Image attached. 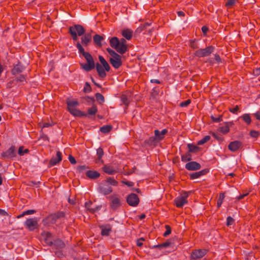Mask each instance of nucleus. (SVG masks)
I'll return each mask as SVG.
<instances>
[{"instance_id": "33", "label": "nucleus", "mask_w": 260, "mask_h": 260, "mask_svg": "<svg viewBox=\"0 0 260 260\" xmlns=\"http://www.w3.org/2000/svg\"><path fill=\"white\" fill-rule=\"evenodd\" d=\"M133 34V31L128 28L124 29L121 32L122 36L127 40H130L132 38Z\"/></svg>"}, {"instance_id": "56", "label": "nucleus", "mask_w": 260, "mask_h": 260, "mask_svg": "<svg viewBox=\"0 0 260 260\" xmlns=\"http://www.w3.org/2000/svg\"><path fill=\"white\" fill-rule=\"evenodd\" d=\"M234 219L232 217L228 216L226 218V224L228 226H230L234 223Z\"/></svg>"}, {"instance_id": "27", "label": "nucleus", "mask_w": 260, "mask_h": 260, "mask_svg": "<svg viewBox=\"0 0 260 260\" xmlns=\"http://www.w3.org/2000/svg\"><path fill=\"white\" fill-rule=\"evenodd\" d=\"M53 246L56 249H60L64 248L66 246V244L63 241H62L60 239L57 238L56 239H54L53 241Z\"/></svg>"}, {"instance_id": "48", "label": "nucleus", "mask_w": 260, "mask_h": 260, "mask_svg": "<svg viewBox=\"0 0 260 260\" xmlns=\"http://www.w3.org/2000/svg\"><path fill=\"white\" fill-rule=\"evenodd\" d=\"M259 135L260 134L259 132L255 130H251L249 132V135L250 137L255 139H257L259 137Z\"/></svg>"}, {"instance_id": "19", "label": "nucleus", "mask_w": 260, "mask_h": 260, "mask_svg": "<svg viewBox=\"0 0 260 260\" xmlns=\"http://www.w3.org/2000/svg\"><path fill=\"white\" fill-rule=\"evenodd\" d=\"M209 171V170L208 169H205L199 172L190 173L189 174V179L190 180H193L198 178L202 176L205 175Z\"/></svg>"}, {"instance_id": "31", "label": "nucleus", "mask_w": 260, "mask_h": 260, "mask_svg": "<svg viewBox=\"0 0 260 260\" xmlns=\"http://www.w3.org/2000/svg\"><path fill=\"white\" fill-rule=\"evenodd\" d=\"M233 122H225V125L223 126L219 127L218 128V131L222 133L224 135L228 134L230 132V126L232 125Z\"/></svg>"}, {"instance_id": "29", "label": "nucleus", "mask_w": 260, "mask_h": 260, "mask_svg": "<svg viewBox=\"0 0 260 260\" xmlns=\"http://www.w3.org/2000/svg\"><path fill=\"white\" fill-rule=\"evenodd\" d=\"M86 176L91 179H96L100 177V173L96 171L88 170L86 172Z\"/></svg>"}, {"instance_id": "14", "label": "nucleus", "mask_w": 260, "mask_h": 260, "mask_svg": "<svg viewBox=\"0 0 260 260\" xmlns=\"http://www.w3.org/2000/svg\"><path fill=\"white\" fill-rule=\"evenodd\" d=\"M25 67L22 65L20 61H18L17 64H13V68L11 70V74L13 76L17 75H22L21 73L24 70Z\"/></svg>"}, {"instance_id": "64", "label": "nucleus", "mask_w": 260, "mask_h": 260, "mask_svg": "<svg viewBox=\"0 0 260 260\" xmlns=\"http://www.w3.org/2000/svg\"><path fill=\"white\" fill-rule=\"evenodd\" d=\"M253 73L255 76L260 75V67L254 69L253 70Z\"/></svg>"}, {"instance_id": "38", "label": "nucleus", "mask_w": 260, "mask_h": 260, "mask_svg": "<svg viewBox=\"0 0 260 260\" xmlns=\"http://www.w3.org/2000/svg\"><path fill=\"white\" fill-rule=\"evenodd\" d=\"M246 124L249 125L251 122V118L249 114H244L240 117Z\"/></svg>"}, {"instance_id": "4", "label": "nucleus", "mask_w": 260, "mask_h": 260, "mask_svg": "<svg viewBox=\"0 0 260 260\" xmlns=\"http://www.w3.org/2000/svg\"><path fill=\"white\" fill-rule=\"evenodd\" d=\"M66 213L64 211H58L51 213L42 220L44 226H49L56 223L58 219L64 218Z\"/></svg>"}, {"instance_id": "55", "label": "nucleus", "mask_w": 260, "mask_h": 260, "mask_svg": "<svg viewBox=\"0 0 260 260\" xmlns=\"http://www.w3.org/2000/svg\"><path fill=\"white\" fill-rule=\"evenodd\" d=\"M89 168V167L86 165H82V166H79L77 168V170L78 171L79 173H81L83 171L85 170L86 169H87Z\"/></svg>"}, {"instance_id": "7", "label": "nucleus", "mask_w": 260, "mask_h": 260, "mask_svg": "<svg viewBox=\"0 0 260 260\" xmlns=\"http://www.w3.org/2000/svg\"><path fill=\"white\" fill-rule=\"evenodd\" d=\"M214 47L213 46H209L205 48H202L197 50L194 53V56L199 57H204L209 56L214 51Z\"/></svg>"}, {"instance_id": "57", "label": "nucleus", "mask_w": 260, "mask_h": 260, "mask_svg": "<svg viewBox=\"0 0 260 260\" xmlns=\"http://www.w3.org/2000/svg\"><path fill=\"white\" fill-rule=\"evenodd\" d=\"M212 136L217 140L219 142H222L223 141V138L219 136L218 135L216 134L214 132L211 133Z\"/></svg>"}, {"instance_id": "61", "label": "nucleus", "mask_w": 260, "mask_h": 260, "mask_svg": "<svg viewBox=\"0 0 260 260\" xmlns=\"http://www.w3.org/2000/svg\"><path fill=\"white\" fill-rule=\"evenodd\" d=\"M190 192H191L190 191L188 192V191H183L182 192V196H181V197L185 199V200H187V198L190 194Z\"/></svg>"}, {"instance_id": "2", "label": "nucleus", "mask_w": 260, "mask_h": 260, "mask_svg": "<svg viewBox=\"0 0 260 260\" xmlns=\"http://www.w3.org/2000/svg\"><path fill=\"white\" fill-rule=\"evenodd\" d=\"M68 32L71 36L74 41H76L78 40V36H81L80 43L82 47L83 46L85 47L88 46L91 42V33H85V28L80 24H75L73 26H70Z\"/></svg>"}, {"instance_id": "18", "label": "nucleus", "mask_w": 260, "mask_h": 260, "mask_svg": "<svg viewBox=\"0 0 260 260\" xmlns=\"http://www.w3.org/2000/svg\"><path fill=\"white\" fill-rule=\"evenodd\" d=\"M185 168L189 171H197L201 168V166L199 162L192 161L186 164Z\"/></svg>"}, {"instance_id": "36", "label": "nucleus", "mask_w": 260, "mask_h": 260, "mask_svg": "<svg viewBox=\"0 0 260 260\" xmlns=\"http://www.w3.org/2000/svg\"><path fill=\"white\" fill-rule=\"evenodd\" d=\"M189 46L192 49H197L199 48L198 40L196 39L189 40Z\"/></svg>"}, {"instance_id": "23", "label": "nucleus", "mask_w": 260, "mask_h": 260, "mask_svg": "<svg viewBox=\"0 0 260 260\" xmlns=\"http://www.w3.org/2000/svg\"><path fill=\"white\" fill-rule=\"evenodd\" d=\"M99 227L101 229V234L103 236H108L110 235L112 230L111 226L110 224H107L105 225H100Z\"/></svg>"}, {"instance_id": "39", "label": "nucleus", "mask_w": 260, "mask_h": 260, "mask_svg": "<svg viewBox=\"0 0 260 260\" xmlns=\"http://www.w3.org/2000/svg\"><path fill=\"white\" fill-rule=\"evenodd\" d=\"M105 182L108 184L114 186H117L118 185V182L116 181L113 177H108L107 178Z\"/></svg>"}, {"instance_id": "50", "label": "nucleus", "mask_w": 260, "mask_h": 260, "mask_svg": "<svg viewBox=\"0 0 260 260\" xmlns=\"http://www.w3.org/2000/svg\"><path fill=\"white\" fill-rule=\"evenodd\" d=\"M165 229H166V232L163 234L164 237H167L171 233V228L169 225H165Z\"/></svg>"}, {"instance_id": "47", "label": "nucleus", "mask_w": 260, "mask_h": 260, "mask_svg": "<svg viewBox=\"0 0 260 260\" xmlns=\"http://www.w3.org/2000/svg\"><path fill=\"white\" fill-rule=\"evenodd\" d=\"M92 91V88L87 82H85V86L83 88V91L86 93H89Z\"/></svg>"}, {"instance_id": "46", "label": "nucleus", "mask_w": 260, "mask_h": 260, "mask_svg": "<svg viewBox=\"0 0 260 260\" xmlns=\"http://www.w3.org/2000/svg\"><path fill=\"white\" fill-rule=\"evenodd\" d=\"M222 115H219L217 117H215L213 115H211L210 118L212 122H219L222 121Z\"/></svg>"}, {"instance_id": "63", "label": "nucleus", "mask_w": 260, "mask_h": 260, "mask_svg": "<svg viewBox=\"0 0 260 260\" xmlns=\"http://www.w3.org/2000/svg\"><path fill=\"white\" fill-rule=\"evenodd\" d=\"M121 183L127 185V186H134V183L133 182H131V181H124V180H122L121 181Z\"/></svg>"}, {"instance_id": "52", "label": "nucleus", "mask_w": 260, "mask_h": 260, "mask_svg": "<svg viewBox=\"0 0 260 260\" xmlns=\"http://www.w3.org/2000/svg\"><path fill=\"white\" fill-rule=\"evenodd\" d=\"M54 123L52 122H44L42 124L41 123H39V125L41 126L42 129H43L45 127H48L53 126Z\"/></svg>"}, {"instance_id": "59", "label": "nucleus", "mask_w": 260, "mask_h": 260, "mask_svg": "<svg viewBox=\"0 0 260 260\" xmlns=\"http://www.w3.org/2000/svg\"><path fill=\"white\" fill-rule=\"evenodd\" d=\"M229 110L233 114H237V112L239 110V106L236 105L234 108H229Z\"/></svg>"}, {"instance_id": "3", "label": "nucleus", "mask_w": 260, "mask_h": 260, "mask_svg": "<svg viewBox=\"0 0 260 260\" xmlns=\"http://www.w3.org/2000/svg\"><path fill=\"white\" fill-rule=\"evenodd\" d=\"M67 110L72 115L78 117H89L90 115H95L98 112V108L95 104H92L91 108H88L87 113H85L84 112L77 109L79 105V103L77 100H67Z\"/></svg>"}, {"instance_id": "41", "label": "nucleus", "mask_w": 260, "mask_h": 260, "mask_svg": "<svg viewBox=\"0 0 260 260\" xmlns=\"http://www.w3.org/2000/svg\"><path fill=\"white\" fill-rule=\"evenodd\" d=\"M181 160L183 162L189 161L192 160V155L190 153L187 152L181 156Z\"/></svg>"}, {"instance_id": "16", "label": "nucleus", "mask_w": 260, "mask_h": 260, "mask_svg": "<svg viewBox=\"0 0 260 260\" xmlns=\"http://www.w3.org/2000/svg\"><path fill=\"white\" fill-rule=\"evenodd\" d=\"M42 236L44 238V241L45 243L49 246H53V241L54 240L53 236L52 234L49 232H44L42 233Z\"/></svg>"}, {"instance_id": "20", "label": "nucleus", "mask_w": 260, "mask_h": 260, "mask_svg": "<svg viewBox=\"0 0 260 260\" xmlns=\"http://www.w3.org/2000/svg\"><path fill=\"white\" fill-rule=\"evenodd\" d=\"M168 133V130L167 129H164L160 132L158 129H155L154 131V138H155V140L157 142H159L162 141L165 138V135Z\"/></svg>"}, {"instance_id": "32", "label": "nucleus", "mask_w": 260, "mask_h": 260, "mask_svg": "<svg viewBox=\"0 0 260 260\" xmlns=\"http://www.w3.org/2000/svg\"><path fill=\"white\" fill-rule=\"evenodd\" d=\"M94 43L98 47H101L102 46V41L104 40V37L96 34L93 37Z\"/></svg>"}, {"instance_id": "13", "label": "nucleus", "mask_w": 260, "mask_h": 260, "mask_svg": "<svg viewBox=\"0 0 260 260\" xmlns=\"http://www.w3.org/2000/svg\"><path fill=\"white\" fill-rule=\"evenodd\" d=\"M24 225L29 231H33L38 227V221L35 218L27 219Z\"/></svg>"}, {"instance_id": "26", "label": "nucleus", "mask_w": 260, "mask_h": 260, "mask_svg": "<svg viewBox=\"0 0 260 260\" xmlns=\"http://www.w3.org/2000/svg\"><path fill=\"white\" fill-rule=\"evenodd\" d=\"M102 170L108 175H114L118 172V170L114 169L111 166L105 165L102 167Z\"/></svg>"}, {"instance_id": "44", "label": "nucleus", "mask_w": 260, "mask_h": 260, "mask_svg": "<svg viewBox=\"0 0 260 260\" xmlns=\"http://www.w3.org/2000/svg\"><path fill=\"white\" fill-rule=\"evenodd\" d=\"M23 149H24V146H21L19 147V148L18 149V153L20 156H22L24 154H27L29 152V149H25L23 150Z\"/></svg>"}, {"instance_id": "37", "label": "nucleus", "mask_w": 260, "mask_h": 260, "mask_svg": "<svg viewBox=\"0 0 260 260\" xmlns=\"http://www.w3.org/2000/svg\"><path fill=\"white\" fill-rule=\"evenodd\" d=\"M225 193L224 192H220L219 194L218 199L217 201V207L219 209L221 207L224 199L225 198Z\"/></svg>"}, {"instance_id": "5", "label": "nucleus", "mask_w": 260, "mask_h": 260, "mask_svg": "<svg viewBox=\"0 0 260 260\" xmlns=\"http://www.w3.org/2000/svg\"><path fill=\"white\" fill-rule=\"evenodd\" d=\"M106 50L112 56V57L110 58L109 61L112 67L115 69L120 68L122 64L121 56L110 48H107Z\"/></svg>"}, {"instance_id": "11", "label": "nucleus", "mask_w": 260, "mask_h": 260, "mask_svg": "<svg viewBox=\"0 0 260 260\" xmlns=\"http://www.w3.org/2000/svg\"><path fill=\"white\" fill-rule=\"evenodd\" d=\"M26 75H20L17 77H16V78L14 79H13L9 82H8L7 84V88H11L12 87H13L14 85H16V83L18 82L20 83H23L24 82H26Z\"/></svg>"}, {"instance_id": "58", "label": "nucleus", "mask_w": 260, "mask_h": 260, "mask_svg": "<svg viewBox=\"0 0 260 260\" xmlns=\"http://www.w3.org/2000/svg\"><path fill=\"white\" fill-rule=\"evenodd\" d=\"M145 239L144 238H140L137 240L136 244L138 247H142L143 245V241Z\"/></svg>"}, {"instance_id": "6", "label": "nucleus", "mask_w": 260, "mask_h": 260, "mask_svg": "<svg viewBox=\"0 0 260 260\" xmlns=\"http://www.w3.org/2000/svg\"><path fill=\"white\" fill-rule=\"evenodd\" d=\"M109 199L110 200V207L113 211L117 210L121 206V199L119 194L114 193L110 196Z\"/></svg>"}, {"instance_id": "21", "label": "nucleus", "mask_w": 260, "mask_h": 260, "mask_svg": "<svg viewBox=\"0 0 260 260\" xmlns=\"http://www.w3.org/2000/svg\"><path fill=\"white\" fill-rule=\"evenodd\" d=\"M120 40L119 48H118V52L123 54L127 51V45L125 39L121 38Z\"/></svg>"}, {"instance_id": "53", "label": "nucleus", "mask_w": 260, "mask_h": 260, "mask_svg": "<svg viewBox=\"0 0 260 260\" xmlns=\"http://www.w3.org/2000/svg\"><path fill=\"white\" fill-rule=\"evenodd\" d=\"M236 0H228L227 2L225 4V6L226 8H230L231 7L235 5Z\"/></svg>"}, {"instance_id": "17", "label": "nucleus", "mask_w": 260, "mask_h": 260, "mask_svg": "<svg viewBox=\"0 0 260 260\" xmlns=\"http://www.w3.org/2000/svg\"><path fill=\"white\" fill-rule=\"evenodd\" d=\"M243 147L242 143L240 141L231 142L228 145V149L232 152H236Z\"/></svg>"}, {"instance_id": "8", "label": "nucleus", "mask_w": 260, "mask_h": 260, "mask_svg": "<svg viewBox=\"0 0 260 260\" xmlns=\"http://www.w3.org/2000/svg\"><path fill=\"white\" fill-rule=\"evenodd\" d=\"M120 99L122 103L120 105H124L125 106L124 113H126L131 101V94L128 91H126L120 95Z\"/></svg>"}, {"instance_id": "10", "label": "nucleus", "mask_w": 260, "mask_h": 260, "mask_svg": "<svg viewBox=\"0 0 260 260\" xmlns=\"http://www.w3.org/2000/svg\"><path fill=\"white\" fill-rule=\"evenodd\" d=\"M207 253V250L199 249L193 250L190 254L191 260H201L203 256Z\"/></svg>"}, {"instance_id": "9", "label": "nucleus", "mask_w": 260, "mask_h": 260, "mask_svg": "<svg viewBox=\"0 0 260 260\" xmlns=\"http://www.w3.org/2000/svg\"><path fill=\"white\" fill-rule=\"evenodd\" d=\"M16 156V150L15 146L12 145L7 150L1 154V157L4 159L13 160Z\"/></svg>"}, {"instance_id": "35", "label": "nucleus", "mask_w": 260, "mask_h": 260, "mask_svg": "<svg viewBox=\"0 0 260 260\" xmlns=\"http://www.w3.org/2000/svg\"><path fill=\"white\" fill-rule=\"evenodd\" d=\"M188 152L197 153L199 151L200 148L193 144H188Z\"/></svg>"}, {"instance_id": "60", "label": "nucleus", "mask_w": 260, "mask_h": 260, "mask_svg": "<svg viewBox=\"0 0 260 260\" xmlns=\"http://www.w3.org/2000/svg\"><path fill=\"white\" fill-rule=\"evenodd\" d=\"M171 245V242L169 241H166V242L162 243L160 244L161 249L164 248H166L169 247Z\"/></svg>"}, {"instance_id": "49", "label": "nucleus", "mask_w": 260, "mask_h": 260, "mask_svg": "<svg viewBox=\"0 0 260 260\" xmlns=\"http://www.w3.org/2000/svg\"><path fill=\"white\" fill-rule=\"evenodd\" d=\"M83 99L86 101L87 103H88L89 104H93L95 101V99L94 97L92 96H86L85 97H84Z\"/></svg>"}, {"instance_id": "22", "label": "nucleus", "mask_w": 260, "mask_h": 260, "mask_svg": "<svg viewBox=\"0 0 260 260\" xmlns=\"http://www.w3.org/2000/svg\"><path fill=\"white\" fill-rule=\"evenodd\" d=\"M120 40L116 37H113L110 39L109 44L110 46L115 49L118 52V48H119Z\"/></svg>"}, {"instance_id": "28", "label": "nucleus", "mask_w": 260, "mask_h": 260, "mask_svg": "<svg viewBox=\"0 0 260 260\" xmlns=\"http://www.w3.org/2000/svg\"><path fill=\"white\" fill-rule=\"evenodd\" d=\"M92 202L91 201H88L85 203V207L86 209L91 214H94L96 211L99 210L101 206H96L95 208H91Z\"/></svg>"}, {"instance_id": "12", "label": "nucleus", "mask_w": 260, "mask_h": 260, "mask_svg": "<svg viewBox=\"0 0 260 260\" xmlns=\"http://www.w3.org/2000/svg\"><path fill=\"white\" fill-rule=\"evenodd\" d=\"M126 202L129 206L136 207L138 205L140 199L137 194L131 193L127 196L126 198Z\"/></svg>"}, {"instance_id": "42", "label": "nucleus", "mask_w": 260, "mask_h": 260, "mask_svg": "<svg viewBox=\"0 0 260 260\" xmlns=\"http://www.w3.org/2000/svg\"><path fill=\"white\" fill-rule=\"evenodd\" d=\"M112 129V126L111 125H104L100 128V131L104 133L107 134L109 133Z\"/></svg>"}, {"instance_id": "40", "label": "nucleus", "mask_w": 260, "mask_h": 260, "mask_svg": "<svg viewBox=\"0 0 260 260\" xmlns=\"http://www.w3.org/2000/svg\"><path fill=\"white\" fill-rule=\"evenodd\" d=\"M95 97L96 101L100 105H103L105 102V98L101 93L99 92L96 93L95 94Z\"/></svg>"}, {"instance_id": "51", "label": "nucleus", "mask_w": 260, "mask_h": 260, "mask_svg": "<svg viewBox=\"0 0 260 260\" xmlns=\"http://www.w3.org/2000/svg\"><path fill=\"white\" fill-rule=\"evenodd\" d=\"M41 135L40 137V139H42L44 141H49V139L47 135L45 134L43 132V131L42 129L40 131Z\"/></svg>"}, {"instance_id": "45", "label": "nucleus", "mask_w": 260, "mask_h": 260, "mask_svg": "<svg viewBox=\"0 0 260 260\" xmlns=\"http://www.w3.org/2000/svg\"><path fill=\"white\" fill-rule=\"evenodd\" d=\"M210 138L211 137L210 136H206L202 139L199 141L197 143V144L198 145H202L205 143L209 141L210 140Z\"/></svg>"}, {"instance_id": "1", "label": "nucleus", "mask_w": 260, "mask_h": 260, "mask_svg": "<svg viewBox=\"0 0 260 260\" xmlns=\"http://www.w3.org/2000/svg\"><path fill=\"white\" fill-rule=\"evenodd\" d=\"M76 46L78 49L79 54H81L87 61L86 63H80L81 68L86 72H89L94 69L95 67L99 76L101 78H105L107 76L106 72H109L111 68L104 57L99 55V59L101 63L99 62L95 63L92 55L89 52L85 51L84 48L81 46L79 42H77Z\"/></svg>"}, {"instance_id": "30", "label": "nucleus", "mask_w": 260, "mask_h": 260, "mask_svg": "<svg viewBox=\"0 0 260 260\" xmlns=\"http://www.w3.org/2000/svg\"><path fill=\"white\" fill-rule=\"evenodd\" d=\"M174 203L175 206L177 208H182L184 204H187L188 203L187 200H185L184 198L180 197L176 198L174 200Z\"/></svg>"}, {"instance_id": "24", "label": "nucleus", "mask_w": 260, "mask_h": 260, "mask_svg": "<svg viewBox=\"0 0 260 260\" xmlns=\"http://www.w3.org/2000/svg\"><path fill=\"white\" fill-rule=\"evenodd\" d=\"M99 191L104 196H107L112 192L113 188L110 186L103 185L99 187Z\"/></svg>"}, {"instance_id": "43", "label": "nucleus", "mask_w": 260, "mask_h": 260, "mask_svg": "<svg viewBox=\"0 0 260 260\" xmlns=\"http://www.w3.org/2000/svg\"><path fill=\"white\" fill-rule=\"evenodd\" d=\"M155 142H157L156 140H155V138H154V137L153 136L149 137L148 139L145 140L144 141L145 144L149 146L153 145L155 143Z\"/></svg>"}, {"instance_id": "15", "label": "nucleus", "mask_w": 260, "mask_h": 260, "mask_svg": "<svg viewBox=\"0 0 260 260\" xmlns=\"http://www.w3.org/2000/svg\"><path fill=\"white\" fill-rule=\"evenodd\" d=\"M62 155L60 151H57L56 152V155L55 157H52L48 165V168H50L56 165L62 160Z\"/></svg>"}, {"instance_id": "54", "label": "nucleus", "mask_w": 260, "mask_h": 260, "mask_svg": "<svg viewBox=\"0 0 260 260\" xmlns=\"http://www.w3.org/2000/svg\"><path fill=\"white\" fill-rule=\"evenodd\" d=\"M190 103H191V100L188 99L185 101L181 102L179 104V106L180 107H187Z\"/></svg>"}, {"instance_id": "62", "label": "nucleus", "mask_w": 260, "mask_h": 260, "mask_svg": "<svg viewBox=\"0 0 260 260\" xmlns=\"http://www.w3.org/2000/svg\"><path fill=\"white\" fill-rule=\"evenodd\" d=\"M145 29V26L141 24L136 30L137 33H141Z\"/></svg>"}, {"instance_id": "25", "label": "nucleus", "mask_w": 260, "mask_h": 260, "mask_svg": "<svg viewBox=\"0 0 260 260\" xmlns=\"http://www.w3.org/2000/svg\"><path fill=\"white\" fill-rule=\"evenodd\" d=\"M104 152L102 148L99 147L96 150V155L97 158L95 159V162L96 164L101 163L102 164H104V161L102 159V157L104 155Z\"/></svg>"}, {"instance_id": "34", "label": "nucleus", "mask_w": 260, "mask_h": 260, "mask_svg": "<svg viewBox=\"0 0 260 260\" xmlns=\"http://www.w3.org/2000/svg\"><path fill=\"white\" fill-rule=\"evenodd\" d=\"M160 87L159 86H155L152 89V91L150 93V98L153 99H156L158 96L160 92Z\"/></svg>"}]
</instances>
